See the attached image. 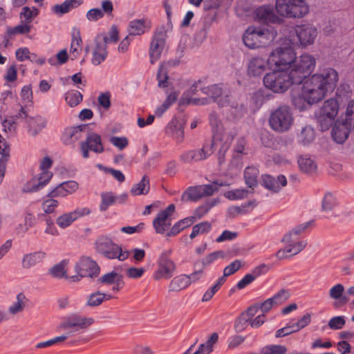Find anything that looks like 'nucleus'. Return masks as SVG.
I'll return each mask as SVG.
<instances>
[{"mask_svg":"<svg viewBox=\"0 0 354 354\" xmlns=\"http://www.w3.org/2000/svg\"><path fill=\"white\" fill-rule=\"evenodd\" d=\"M338 73L333 68L319 69L302 84L301 93L292 97L295 109L303 111L306 104L313 105L321 102L337 87Z\"/></svg>","mask_w":354,"mask_h":354,"instance_id":"nucleus-1","label":"nucleus"},{"mask_svg":"<svg viewBox=\"0 0 354 354\" xmlns=\"http://www.w3.org/2000/svg\"><path fill=\"white\" fill-rule=\"evenodd\" d=\"M277 35L273 26H249L243 35L244 44L250 49L265 47L272 42Z\"/></svg>","mask_w":354,"mask_h":354,"instance_id":"nucleus-2","label":"nucleus"},{"mask_svg":"<svg viewBox=\"0 0 354 354\" xmlns=\"http://www.w3.org/2000/svg\"><path fill=\"white\" fill-rule=\"evenodd\" d=\"M209 119L213 131L212 145L219 146L218 160L221 163L237 132L235 129L227 131L223 127L215 112L210 113Z\"/></svg>","mask_w":354,"mask_h":354,"instance_id":"nucleus-3","label":"nucleus"},{"mask_svg":"<svg viewBox=\"0 0 354 354\" xmlns=\"http://www.w3.org/2000/svg\"><path fill=\"white\" fill-rule=\"evenodd\" d=\"M315 66V58L310 54L304 53L295 57L290 70L288 71L295 83L300 84L312 76L310 75L314 71Z\"/></svg>","mask_w":354,"mask_h":354,"instance_id":"nucleus-4","label":"nucleus"},{"mask_svg":"<svg viewBox=\"0 0 354 354\" xmlns=\"http://www.w3.org/2000/svg\"><path fill=\"white\" fill-rule=\"evenodd\" d=\"M268 122L273 131L279 133L288 131L294 122L290 107L288 105L278 106L270 113Z\"/></svg>","mask_w":354,"mask_h":354,"instance_id":"nucleus-5","label":"nucleus"},{"mask_svg":"<svg viewBox=\"0 0 354 354\" xmlns=\"http://www.w3.org/2000/svg\"><path fill=\"white\" fill-rule=\"evenodd\" d=\"M339 111V104L337 99L332 97L324 102L315 113V117L322 131L328 130L333 123Z\"/></svg>","mask_w":354,"mask_h":354,"instance_id":"nucleus-6","label":"nucleus"},{"mask_svg":"<svg viewBox=\"0 0 354 354\" xmlns=\"http://www.w3.org/2000/svg\"><path fill=\"white\" fill-rule=\"evenodd\" d=\"M265 86L274 93L285 92L292 84H296L287 70H274L263 77Z\"/></svg>","mask_w":354,"mask_h":354,"instance_id":"nucleus-7","label":"nucleus"},{"mask_svg":"<svg viewBox=\"0 0 354 354\" xmlns=\"http://www.w3.org/2000/svg\"><path fill=\"white\" fill-rule=\"evenodd\" d=\"M275 7L279 15L289 18H301L309 11L304 0H277Z\"/></svg>","mask_w":354,"mask_h":354,"instance_id":"nucleus-8","label":"nucleus"},{"mask_svg":"<svg viewBox=\"0 0 354 354\" xmlns=\"http://www.w3.org/2000/svg\"><path fill=\"white\" fill-rule=\"evenodd\" d=\"M201 90L203 94L209 96L220 107L230 106L235 109L239 108L238 103L234 100L230 91L223 87V84H212L203 87Z\"/></svg>","mask_w":354,"mask_h":354,"instance_id":"nucleus-9","label":"nucleus"},{"mask_svg":"<svg viewBox=\"0 0 354 354\" xmlns=\"http://www.w3.org/2000/svg\"><path fill=\"white\" fill-rule=\"evenodd\" d=\"M96 249L105 258L118 259L120 261H125L130 255L129 250H123L120 245L108 238L99 239L96 243Z\"/></svg>","mask_w":354,"mask_h":354,"instance_id":"nucleus-10","label":"nucleus"},{"mask_svg":"<svg viewBox=\"0 0 354 354\" xmlns=\"http://www.w3.org/2000/svg\"><path fill=\"white\" fill-rule=\"evenodd\" d=\"M296 57L295 50L290 46L278 47L270 55L269 60L277 70L291 68V65Z\"/></svg>","mask_w":354,"mask_h":354,"instance_id":"nucleus-11","label":"nucleus"},{"mask_svg":"<svg viewBox=\"0 0 354 354\" xmlns=\"http://www.w3.org/2000/svg\"><path fill=\"white\" fill-rule=\"evenodd\" d=\"M171 252V250H165L160 255L158 260V269L153 274L155 280L169 279L173 276L176 266L175 263L169 258Z\"/></svg>","mask_w":354,"mask_h":354,"instance_id":"nucleus-12","label":"nucleus"},{"mask_svg":"<svg viewBox=\"0 0 354 354\" xmlns=\"http://www.w3.org/2000/svg\"><path fill=\"white\" fill-rule=\"evenodd\" d=\"M167 32L164 27L156 29L151 37L149 49L151 64H154L161 57L166 44Z\"/></svg>","mask_w":354,"mask_h":354,"instance_id":"nucleus-13","label":"nucleus"},{"mask_svg":"<svg viewBox=\"0 0 354 354\" xmlns=\"http://www.w3.org/2000/svg\"><path fill=\"white\" fill-rule=\"evenodd\" d=\"M219 148L218 145L205 144L201 149H191L184 151L179 157L184 163H192L207 159L214 151V149Z\"/></svg>","mask_w":354,"mask_h":354,"instance_id":"nucleus-14","label":"nucleus"},{"mask_svg":"<svg viewBox=\"0 0 354 354\" xmlns=\"http://www.w3.org/2000/svg\"><path fill=\"white\" fill-rule=\"evenodd\" d=\"M89 150L101 153L104 151L101 136L96 133H87L85 140L80 143V151L85 159L89 157Z\"/></svg>","mask_w":354,"mask_h":354,"instance_id":"nucleus-15","label":"nucleus"},{"mask_svg":"<svg viewBox=\"0 0 354 354\" xmlns=\"http://www.w3.org/2000/svg\"><path fill=\"white\" fill-rule=\"evenodd\" d=\"M254 16L256 20L265 24L266 26L281 24L283 22V19L275 15L273 7L270 5H263L257 8Z\"/></svg>","mask_w":354,"mask_h":354,"instance_id":"nucleus-16","label":"nucleus"},{"mask_svg":"<svg viewBox=\"0 0 354 354\" xmlns=\"http://www.w3.org/2000/svg\"><path fill=\"white\" fill-rule=\"evenodd\" d=\"M75 269L80 277L91 278L97 277L100 272V266L89 257H82L76 263Z\"/></svg>","mask_w":354,"mask_h":354,"instance_id":"nucleus-17","label":"nucleus"},{"mask_svg":"<svg viewBox=\"0 0 354 354\" xmlns=\"http://www.w3.org/2000/svg\"><path fill=\"white\" fill-rule=\"evenodd\" d=\"M295 34L302 46H307L314 43L317 36V28L310 24H301L295 28Z\"/></svg>","mask_w":354,"mask_h":354,"instance_id":"nucleus-18","label":"nucleus"},{"mask_svg":"<svg viewBox=\"0 0 354 354\" xmlns=\"http://www.w3.org/2000/svg\"><path fill=\"white\" fill-rule=\"evenodd\" d=\"M175 211V205L170 204L166 209L159 212L153 221V225L158 234H163L171 226V214Z\"/></svg>","mask_w":354,"mask_h":354,"instance_id":"nucleus-19","label":"nucleus"},{"mask_svg":"<svg viewBox=\"0 0 354 354\" xmlns=\"http://www.w3.org/2000/svg\"><path fill=\"white\" fill-rule=\"evenodd\" d=\"M86 129L87 126L85 124L66 128L62 136L64 144L66 145L74 144L87 133Z\"/></svg>","mask_w":354,"mask_h":354,"instance_id":"nucleus-20","label":"nucleus"},{"mask_svg":"<svg viewBox=\"0 0 354 354\" xmlns=\"http://www.w3.org/2000/svg\"><path fill=\"white\" fill-rule=\"evenodd\" d=\"M79 188V184L75 180H68L59 184L48 192V197L64 198L75 192Z\"/></svg>","mask_w":354,"mask_h":354,"instance_id":"nucleus-21","label":"nucleus"},{"mask_svg":"<svg viewBox=\"0 0 354 354\" xmlns=\"http://www.w3.org/2000/svg\"><path fill=\"white\" fill-rule=\"evenodd\" d=\"M333 124L332 136L336 142L342 144L348 138L350 133L354 130V127H349L339 118Z\"/></svg>","mask_w":354,"mask_h":354,"instance_id":"nucleus-22","label":"nucleus"},{"mask_svg":"<svg viewBox=\"0 0 354 354\" xmlns=\"http://www.w3.org/2000/svg\"><path fill=\"white\" fill-rule=\"evenodd\" d=\"M268 61L261 57H252L248 65V72L250 75L260 77L264 74L268 68Z\"/></svg>","mask_w":354,"mask_h":354,"instance_id":"nucleus-23","label":"nucleus"},{"mask_svg":"<svg viewBox=\"0 0 354 354\" xmlns=\"http://www.w3.org/2000/svg\"><path fill=\"white\" fill-rule=\"evenodd\" d=\"M151 28V23L147 19H133L128 26L129 35L131 36L141 35L148 32Z\"/></svg>","mask_w":354,"mask_h":354,"instance_id":"nucleus-24","label":"nucleus"},{"mask_svg":"<svg viewBox=\"0 0 354 354\" xmlns=\"http://www.w3.org/2000/svg\"><path fill=\"white\" fill-rule=\"evenodd\" d=\"M262 185L268 190L278 192L282 187L287 185V180L285 176L279 175L277 178L270 176H262Z\"/></svg>","mask_w":354,"mask_h":354,"instance_id":"nucleus-25","label":"nucleus"},{"mask_svg":"<svg viewBox=\"0 0 354 354\" xmlns=\"http://www.w3.org/2000/svg\"><path fill=\"white\" fill-rule=\"evenodd\" d=\"M93 323V319L92 318L82 317L78 315H74L62 323L59 327L63 329H67L69 328H77V330L84 329L91 326Z\"/></svg>","mask_w":354,"mask_h":354,"instance_id":"nucleus-26","label":"nucleus"},{"mask_svg":"<svg viewBox=\"0 0 354 354\" xmlns=\"http://www.w3.org/2000/svg\"><path fill=\"white\" fill-rule=\"evenodd\" d=\"M344 287L341 283L333 286L329 290L330 298L335 300L333 304L335 308H339L348 301V298L344 295Z\"/></svg>","mask_w":354,"mask_h":354,"instance_id":"nucleus-27","label":"nucleus"},{"mask_svg":"<svg viewBox=\"0 0 354 354\" xmlns=\"http://www.w3.org/2000/svg\"><path fill=\"white\" fill-rule=\"evenodd\" d=\"M288 245L281 250H279L276 256L278 259H285L288 257V254H290V256L296 255L302 251L307 245L306 241H301L298 242L292 241L287 243Z\"/></svg>","mask_w":354,"mask_h":354,"instance_id":"nucleus-28","label":"nucleus"},{"mask_svg":"<svg viewBox=\"0 0 354 354\" xmlns=\"http://www.w3.org/2000/svg\"><path fill=\"white\" fill-rule=\"evenodd\" d=\"M106 45L100 41V37L97 36L95 40V47L93 52L91 62L97 66L103 62L107 57Z\"/></svg>","mask_w":354,"mask_h":354,"instance_id":"nucleus-29","label":"nucleus"},{"mask_svg":"<svg viewBox=\"0 0 354 354\" xmlns=\"http://www.w3.org/2000/svg\"><path fill=\"white\" fill-rule=\"evenodd\" d=\"M46 120L40 115L27 118L28 132L32 136H36L46 126Z\"/></svg>","mask_w":354,"mask_h":354,"instance_id":"nucleus-30","label":"nucleus"},{"mask_svg":"<svg viewBox=\"0 0 354 354\" xmlns=\"http://www.w3.org/2000/svg\"><path fill=\"white\" fill-rule=\"evenodd\" d=\"M259 309V304L253 305L249 307L246 312L242 313L239 318L236 321L234 327L236 330L241 331L244 328V325L249 322L252 318L258 313Z\"/></svg>","mask_w":354,"mask_h":354,"instance_id":"nucleus-31","label":"nucleus"},{"mask_svg":"<svg viewBox=\"0 0 354 354\" xmlns=\"http://www.w3.org/2000/svg\"><path fill=\"white\" fill-rule=\"evenodd\" d=\"M45 257L46 253L41 251L27 254L22 259V267L26 269L30 268L41 263Z\"/></svg>","mask_w":354,"mask_h":354,"instance_id":"nucleus-32","label":"nucleus"},{"mask_svg":"<svg viewBox=\"0 0 354 354\" xmlns=\"http://www.w3.org/2000/svg\"><path fill=\"white\" fill-rule=\"evenodd\" d=\"M82 43L79 28L74 27L72 30V41L70 48V56L71 59L77 58L81 50Z\"/></svg>","mask_w":354,"mask_h":354,"instance_id":"nucleus-33","label":"nucleus"},{"mask_svg":"<svg viewBox=\"0 0 354 354\" xmlns=\"http://www.w3.org/2000/svg\"><path fill=\"white\" fill-rule=\"evenodd\" d=\"M166 133L170 135L178 142H181L184 138L183 124L176 120H172L166 127Z\"/></svg>","mask_w":354,"mask_h":354,"instance_id":"nucleus-34","label":"nucleus"},{"mask_svg":"<svg viewBox=\"0 0 354 354\" xmlns=\"http://www.w3.org/2000/svg\"><path fill=\"white\" fill-rule=\"evenodd\" d=\"M315 138V129L310 125H306L302 127L297 137V142L302 145H308L310 144L314 141Z\"/></svg>","mask_w":354,"mask_h":354,"instance_id":"nucleus-35","label":"nucleus"},{"mask_svg":"<svg viewBox=\"0 0 354 354\" xmlns=\"http://www.w3.org/2000/svg\"><path fill=\"white\" fill-rule=\"evenodd\" d=\"M259 174V169L254 166L247 167L244 170L245 183L249 188L254 189L257 185V178Z\"/></svg>","mask_w":354,"mask_h":354,"instance_id":"nucleus-36","label":"nucleus"},{"mask_svg":"<svg viewBox=\"0 0 354 354\" xmlns=\"http://www.w3.org/2000/svg\"><path fill=\"white\" fill-rule=\"evenodd\" d=\"M189 286V279L187 274H180L175 277L171 281L169 286V290L177 292L185 289Z\"/></svg>","mask_w":354,"mask_h":354,"instance_id":"nucleus-37","label":"nucleus"},{"mask_svg":"<svg viewBox=\"0 0 354 354\" xmlns=\"http://www.w3.org/2000/svg\"><path fill=\"white\" fill-rule=\"evenodd\" d=\"M149 189V178L145 175L138 183L133 185L130 192L133 196L145 195L148 194Z\"/></svg>","mask_w":354,"mask_h":354,"instance_id":"nucleus-38","label":"nucleus"},{"mask_svg":"<svg viewBox=\"0 0 354 354\" xmlns=\"http://www.w3.org/2000/svg\"><path fill=\"white\" fill-rule=\"evenodd\" d=\"M111 298L112 296L111 295L96 291L88 297L86 306L89 307H96L102 304L104 301L109 300Z\"/></svg>","mask_w":354,"mask_h":354,"instance_id":"nucleus-39","label":"nucleus"},{"mask_svg":"<svg viewBox=\"0 0 354 354\" xmlns=\"http://www.w3.org/2000/svg\"><path fill=\"white\" fill-rule=\"evenodd\" d=\"M194 216L187 217L180 220L173 225L170 231L167 234V236H176L178 233H180L183 230L191 226L194 223Z\"/></svg>","mask_w":354,"mask_h":354,"instance_id":"nucleus-40","label":"nucleus"},{"mask_svg":"<svg viewBox=\"0 0 354 354\" xmlns=\"http://www.w3.org/2000/svg\"><path fill=\"white\" fill-rule=\"evenodd\" d=\"M122 279V274L113 270L98 278L97 283L109 286L115 283H121Z\"/></svg>","mask_w":354,"mask_h":354,"instance_id":"nucleus-41","label":"nucleus"},{"mask_svg":"<svg viewBox=\"0 0 354 354\" xmlns=\"http://www.w3.org/2000/svg\"><path fill=\"white\" fill-rule=\"evenodd\" d=\"M101 203L100 204V210L104 212L111 206L116 205V195L112 192H105L100 194Z\"/></svg>","mask_w":354,"mask_h":354,"instance_id":"nucleus-42","label":"nucleus"},{"mask_svg":"<svg viewBox=\"0 0 354 354\" xmlns=\"http://www.w3.org/2000/svg\"><path fill=\"white\" fill-rule=\"evenodd\" d=\"M339 118L342 119L344 122H346L349 127H354V99L348 101L345 111L341 114Z\"/></svg>","mask_w":354,"mask_h":354,"instance_id":"nucleus-43","label":"nucleus"},{"mask_svg":"<svg viewBox=\"0 0 354 354\" xmlns=\"http://www.w3.org/2000/svg\"><path fill=\"white\" fill-rule=\"evenodd\" d=\"M203 197L201 185L189 187L183 194V199L186 198L187 201H198Z\"/></svg>","mask_w":354,"mask_h":354,"instance_id":"nucleus-44","label":"nucleus"},{"mask_svg":"<svg viewBox=\"0 0 354 354\" xmlns=\"http://www.w3.org/2000/svg\"><path fill=\"white\" fill-rule=\"evenodd\" d=\"M298 164L300 169L305 173H312L317 168V165L314 160L306 156L299 158Z\"/></svg>","mask_w":354,"mask_h":354,"instance_id":"nucleus-45","label":"nucleus"},{"mask_svg":"<svg viewBox=\"0 0 354 354\" xmlns=\"http://www.w3.org/2000/svg\"><path fill=\"white\" fill-rule=\"evenodd\" d=\"M310 223L307 222L301 225H297L295 228H293L291 231H290L288 234H286L282 241L285 243H290L292 241H295V239L294 236H297L301 234L305 231V230L309 226Z\"/></svg>","mask_w":354,"mask_h":354,"instance_id":"nucleus-46","label":"nucleus"},{"mask_svg":"<svg viewBox=\"0 0 354 354\" xmlns=\"http://www.w3.org/2000/svg\"><path fill=\"white\" fill-rule=\"evenodd\" d=\"M65 100L68 106L73 107L82 101V95L77 91L72 90L65 93Z\"/></svg>","mask_w":354,"mask_h":354,"instance_id":"nucleus-47","label":"nucleus"},{"mask_svg":"<svg viewBox=\"0 0 354 354\" xmlns=\"http://www.w3.org/2000/svg\"><path fill=\"white\" fill-rule=\"evenodd\" d=\"M26 301L25 295L22 292L19 293L17 295V301L9 307V312L13 315L21 312L25 306Z\"/></svg>","mask_w":354,"mask_h":354,"instance_id":"nucleus-48","label":"nucleus"},{"mask_svg":"<svg viewBox=\"0 0 354 354\" xmlns=\"http://www.w3.org/2000/svg\"><path fill=\"white\" fill-rule=\"evenodd\" d=\"M297 331H299V329H298V327L297 326L295 322L291 321V322H288L286 325V326H284L280 329H278L276 331L275 337L277 338L283 337H286L288 335L292 334L294 333H296Z\"/></svg>","mask_w":354,"mask_h":354,"instance_id":"nucleus-49","label":"nucleus"},{"mask_svg":"<svg viewBox=\"0 0 354 354\" xmlns=\"http://www.w3.org/2000/svg\"><path fill=\"white\" fill-rule=\"evenodd\" d=\"M337 205L335 197L330 192L326 193L322 201V210L323 212L331 211Z\"/></svg>","mask_w":354,"mask_h":354,"instance_id":"nucleus-50","label":"nucleus"},{"mask_svg":"<svg viewBox=\"0 0 354 354\" xmlns=\"http://www.w3.org/2000/svg\"><path fill=\"white\" fill-rule=\"evenodd\" d=\"M31 26L26 23L19 24L15 27H10L7 29V36L11 37L17 34L26 35L30 32Z\"/></svg>","mask_w":354,"mask_h":354,"instance_id":"nucleus-51","label":"nucleus"},{"mask_svg":"<svg viewBox=\"0 0 354 354\" xmlns=\"http://www.w3.org/2000/svg\"><path fill=\"white\" fill-rule=\"evenodd\" d=\"M38 10L35 8H29L25 6L22 8L20 13V17L24 19V22L29 24L32 19L36 17L38 15Z\"/></svg>","mask_w":354,"mask_h":354,"instance_id":"nucleus-52","label":"nucleus"},{"mask_svg":"<svg viewBox=\"0 0 354 354\" xmlns=\"http://www.w3.org/2000/svg\"><path fill=\"white\" fill-rule=\"evenodd\" d=\"M287 348L285 346L271 344L264 346L261 350V354H286Z\"/></svg>","mask_w":354,"mask_h":354,"instance_id":"nucleus-53","label":"nucleus"},{"mask_svg":"<svg viewBox=\"0 0 354 354\" xmlns=\"http://www.w3.org/2000/svg\"><path fill=\"white\" fill-rule=\"evenodd\" d=\"M249 191L246 189H236L228 191L225 194V196L232 201L243 199L248 196Z\"/></svg>","mask_w":354,"mask_h":354,"instance_id":"nucleus-54","label":"nucleus"},{"mask_svg":"<svg viewBox=\"0 0 354 354\" xmlns=\"http://www.w3.org/2000/svg\"><path fill=\"white\" fill-rule=\"evenodd\" d=\"M68 336H69L68 334L63 335L61 336H57L53 339H48L47 341L39 342L35 345V347L37 348H43L50 347L56 344H58V343L65 341L68 337Z\"/></svg>","mask_w":354,"mask_h":354,"instance_id":"nucleus-55","label":"nucleus"},{"mask_svg":"<svg viewBox=\"0 0 354 354\" xmlns=\"http://www.w3.org/2000/svg\"><path fill=\"white\" fill-rule=\"evenodd\" d=\"M290 297V294L288 290L285 289H281L277 294H275L271 299L272 300L275 306H279L283 304L286 301L289 297Z\"/></svg>","mask_w":354,"mask_h":354,"instance_id":"nucleus-56","label":"nucleus"},{"mask_svg":"<svg viewBox=\"0 0 354 354\" xmlns=\"http://www.w3.org/2000/svg\"><path fill=\"white\" fill-rule=\"evenodd\" d=\"M118 35L119 32L117 26H112L108 33V36H103L100 41L104 42L106 45L109 43H116L118 41Z\"/></svg>","mask_w":354,"mask_h":354,"instance_id":"nucleus-57","label":"nucleus"},{"mask_svg":"<svg viewBox=\"0 0 354 354\" xmlns=\"http://www.w3.org/2000/svg\"><path fill=\"white\" fill-rule=\"evenodd\" d=\"M50 274L56 278H62L63 277H68L66 276V270H65V262L62 261L56 265H55L53 268H51L49 270Z\"/></svg>","mask_w":354,"mask_h":354,"instance_id":"nucleus-58","label":"nucleus"},{"mask_svg":"<svg viewBox=\"0 0 354 354\" xmlns=\"http://www.w3.org/2000/svg\"><path fill=\"white\" fill-rule=\"evenodd\" d=\"M74 222L69 212L64 213L56 219L57 225L62 229H65L70 226Z\"/></svg>","mask_w":354,"mask_h":354,"instance_id":"nucleus-59","label":"nucleus"},{"mask_svg":"<svg viewBox=\"0 0 354 354\" xmlns=\"http://www.w3.org/2000/svg\"><path fill=\"white\" fill-rule=\"evenodd\" d=\"M59 202L53 197H48L42 203V209L46 214L53 213L55 209L57 207Z\"/></svg>","mask_w":354,"mask_h":354,"instance_id":"nucleus-60","label":"nucleus"},{"mask_svg":"<svg viewBox=\"0 0 354 354\" xmlns=\"http://www.w3.org/2000/svg\"><path fill=\"white\" fill-rule=\"evenodd\" d=\"M223 186V183L213 182L212 184L201 185L203 197L212 196L214 192L218 190V187Z\"/></svg>","mask_w":354,"mask_h":354,"instance_id":"nucleus-61","label":"nucleus"},{"mask_svg":"<svg viewBox=\"0 0 354 354\" xmlns=\"http://www.w3.org/2000/svg\"><path fill=\"white\" fill-rule=\"evenodd\" d=\"M167 71L164 65H161L157 73V80L158 86L165 88L167 86Z\"/></svg>","mask_w":354,"mask_h":354,"instance_id":"nucleus-62","label":"nucleus"},{"mask_svg":"<svg viewBox=\"0 0 354 354\" xmlns=\"http://www.w3.org/2000/svg\"><path fill=\"white\" fill-rule=\"evenodd\" d=\"M346 321L344 316H336L332 317L328 322V326L333 330H339L344 327Z\"/></svg>","mask_w":354,"mask_h":354,"instance_id":"nucleus-63","label":"nucleus"},{"mask_svg":"<svg viewBox=\"0 0 354 354\" xmlns=\"http://www.w3.org/2000/svg\"><path fill=\"white\" fill-rule=\"evenodd\" d=\"M42 185L36 180H32L27 182L23 187V192L26 193L36 192L42 189Z\"/></svg>","mask_w":354,"mask_h":354,"instance_id":"nucleus-64","label":"nucleus"}]
</instances>
